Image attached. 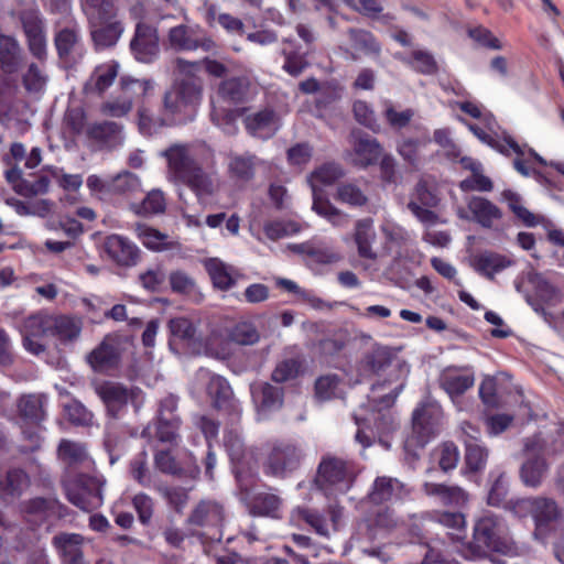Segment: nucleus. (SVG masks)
Here are the masks:
<instances>
[{"instance_id":"obj_38","label":"nucleus","mask_w":564,"mask_h":564,"mask_svg":"<svg viewBox=\"0 0 564 564\" xmlns=\"http://www.w3.org/2000/svg\"><path fill=\"white\" fill-rule=\"evenodd\" d=\"M249 80L245 77H232L220 83L217 90L218 101L228 104L242 102L247 96Z\"/></svg>"},{"instance_id":"obj_45","label":"nucleus","mask_w":564,"mask_h":564,"mask_svg":"<svg viewBox=\"0 0 564 564\" xmlns=\"http://www.w3.org/2000/svg\"><path fill=\"white\" fill-rule=\"evenodd\" d=\"M134 231L144 247L153 251L171 249L169 236L144 224H137Z\"/></svg>"},{"instance_id":"obj_50","label":"nucleus","mask_w":564,"mask_h":564,"mask_svg":"<svg viewBox=\"0 0 564 564\" xmlns=\"http://www.w3.org/2000/svg\"><path fill=\"white\" fill-rule=\"evenodd\" d=\"M312 208L316 214L326 218L335 227H345L348 224V215L323 197H315V199H313Z\"/></svg>"},{"instance_id":"obj_64","label":"nucleus","mask_w":564,"mask_h":564,"mask_svg":"<svg viewBox=\"0 0 564 564\" xmlns=\"http://www.w3.org/2000/svg\"><path fill=\"white\" fill-rule=\"evenodd\" d=\"M280 505L281 501L278 496L273 494H260L254 498L252 508L258 514L276 517Z\"/></svg>"},{"instance_id":"obj_29","label":"nucleus","mask_w":564,"mask_h":564,"mask_svg":"<svg viewBox=\"0 0 564 564\" xmlns=\"http://www.w3.org/2000/svg\"><path fill=\"white\" fill-rule=\"evenodd\" d=\"M252 399L260 412L268 413L279 410L283 404V389L268 382L252 384Z\"/></svg>"},{"instance_id":"obj_56","label":"nucleus","mask_w":564,"mask_h":564,"mask_svg":"<svg viewBox=\"0 0 564 564\" xmlns=\"http://www.w3.org/2000/svg\"><path fill=\"white\" fill-rule=\"evenodd\" d=\"M427 142L423 139L405 138L398 143L397 152L408 164L416 166L421 159V150Z\"/></svg>"},{"instance_id":"obj_21","label":"nucleus","mask_w":564,"mask_h":564,"mask_svg":"<svg viewBox=\"0 0 564 564\" xmlns=\"http://www.w3.org/2000/svg\"><path fill=\"white\" fill-rule=\"evenodd\" d=\"M442 415L441 406L436 401L426 400L413 412V430L419 434L421 442H426L434 434L435 425Z\"/></svg>"},{"instance_id":"obj_34","label":"nucleus","mask_w":564,"mask_h":564,"mask_svg":"<svg viewBox=\"0 0 564 564\" xmlns=\"http://www.w3.org/2000/svg\"><path fill=\"white\" fill-rule=\"evenodd\" d=\"M512 261L507 257L485 251L475 256L471 260L473 268L480 274L494 279L495 274L510 267Z\"/></svg>"},{"instance_id":"obj_57","label":"nucleus","mask_w":564,"mask_h":564,"mask_svg":"<svg viewBox=\"0 0 564 564\" xmlns=\"http://www.w3.org/2000/svg\"><path fill=\"white\" fill-rule=\"evenodd\" d=\"M336 199L352 207H361L368 198L362 189L354 183H343L337 186Z\"/></svg>"},{"instance_id":"obj_37","label":"nucleus","mask_w":564,"mask_h":564,"mask_svg":"<svg viewBox=\"0 0 564 564\" xmlns=\"http://www.w3.org/2000/svg\"><path fill=\"white\" fill-rule=\"evenodd\" d=\"M80 28L75 23L58 30L54 44L61 58L67 59L80 46Z\"/></svg>"},{"instance_id":"obj_13","label":"nucleus","mask_w":564,"mask_h":564,"mask_svg":"<svg viewBox=\"0 0 564 564\" xmlns=\"http://www.w3.org/2000/svg\"><path fill=\"white\" fill-rule=\"evenodd\" d=\"M167 43L172 50L177 52L197 50L210 52L216 47L215 42L199 26L187 24L171 28L167 33Z\"/></svg>"},{"instance_id":"obj_33","label":"nucleus","mask_w":564,"mask_h":564,"mask_svg":"<svg viewBox=\"0 0 564 564\" xmlns=\"http://www.w3.org/2000/svg\"><path fill=\"white\" fill-rule=\"evenodd\" d=\"M354 240L360 258L370 260H375L377 258V253L372 249V245L376 240L372 219L364 218L356 223Z\"/></svg>"},{"instance_id":"obj_44","label":"nucleus","mask_w":564,"mask_h":564,"mask_svg":"<svg viewBox=\"0 0 564 564\" xmlns=\"http://www.w3.org/2000/svg\"><path fill=\"white\" fill-rule=\"evenodd\" d=\"M0 64L6 73H14L20 65V46L15 39L0 35Z\"/></svg>"},{"instance_id":"obj_11","label":"nucleus","mask_w":564,"mask_h":564,"mask_svg":"<svg viewBox=\"0 0 564 564\" xmlns=\"http://www.w3.org/2000/svg\"><path fill=\"white\" fill-rule=\"evenodd\" d=\"M303 457V449L297 444L276 442L268 453L264 471L268 475L284 478L300 467Z\"/></svg>"},{"instance_id":"obj_41","label":"nucleus","mask_w":564,"mask_h":564,"mask_svg":"<svg viewBox=\"0 0 564 564\" xmlns=\"http://www.w3.org/2000/svg\"><path fill=\"white\" fill-rule=\"evenodd\" d=\"M119 65L111 61L95 68L89 80L86 83L87 91L104 93L109 88L118 75Z\"/></svg>"},{"instance_id":"obj_26","label":"nucleus","mask_w":564,"mask_h":564,"mask_svg":"<svg viewBox=\"0 0 564 564\" xmlns=\"http://www.w3.org/2000/svg\"><path fill=\"white\" fill-rule=\"evenodd\" d=\"M467 208L471 214L473 221L482 228H492L496 221L502 218L501 209L489 199L481 196H471L467 199Z\"/></svg>"},{"instance_id":"obj_43","label":"nucleus","mask_w":564,"mask_h":564,"mask_svg":"<svg viewBox=\"0 0 564 564\" xmlns=\"http://www.w3.org/2000/svg\"><path fill=\"white\" fill-rule=\"evenodd\" d=\"M547 470V465L543 457L533 456L528 458L520 468V478L527 487L536 488L542 484V479Z\"/></svg>"},{"instance_id":"obj_8","label":"nucleus","mask_w":564,"mask_h":564,"mask_svg":"<svg viewBox=\"0 0 564 564\" xmlns=\"http://www.w3.org/2000/svg\"><path fill=\"white\" fill-rule=\"evenodd\" d=\"M106 479L101 475H78L63 480L67 500L83 511L90 512L104 503Z\"/></svg>"},{"instance_id":"obj_60","label":"nucleus","mask_w":564,"mask_h":564,"mask_svg":"<svg viewBox=\"0 0 564 564\" xmlns=\"http://www.w3.org/2000/svg\"><path fill=\"white\" fill-rule=\"evenodd\" d=\"M224 445L231 460H240L245 454V444L241 433L237 427L226 429L224 434Z\"/></svg>"},{"instance_id":"obj_24","label":"nucleus","mask_w":564,"mask_h":564,"mask_svg":"<svg viewBox=\"0 0 564 564\" xmlns=\"http://www.w3.org/2000/svg\"><path fill=\"white\" fill-rule=\"evenodd\" d=\"M84 538L77 533L62 532L53 536L52 544L64 564H85L83 555Z\"/></svg>"},{"instance_id":"obj_35","label":"nucleus","mask_w":564,"mask_h":564,"mask_svg":"<svg viewBox=\"0 0 564 564\" xmlns=\"http://www.w3.org/2000/svg\"><path fill=\"white\" fill-rule=\"evenodd\" d=\"M123 31L124 26L119 19L106 22L105 24L90 26L94 43L100 48L116 45Z\"/></svg>"},{"instance_id":"obj_18","label":"nucleus","mask_w":564,"mask_h":564,"mask_svg":"<svg viewBox=\"0 0 564 564\" xmlns=\"http://www.w3.org/2000/svg\"><path fill=\"white\" fill-rule=\"evenodd\" d=\"M225 520L223 507L215 500H202L192 510L187 523L206 530H217Z\"/></svg>"},{"instance_id":"obj_27","label":"nucleus","mask_w":564,"mask_h":564,"mask_svg":"<svg viewBox=\"0 0 564 564\" xmlns=\"http://www.w3.org/2000/svg\"><path fill=\"white\" fill-rule=\"evenodd\" d=\"M422 491L443 506L462 507L468 500L466 491L458 486L426 481L422 485Z\"/></svg>"},{"instance_id":"obj_42","label":"nucleus","mask_w":564,"mask_h":564,"mask_svg":"<svg viewBox=\"0 0 564 564\" xmlns=\"http://www.w3.org/2000/svg\"><path fill=\"white\" fill-rule=\"evenodd\" d=\"M57 455L69 467L84 465L90 459L85 444L70 440H62L59 442Z\"/></svg>"},{"instance_id":"obj_10","label":"nucleus","mask_w":564,"mask_h":564,"mask_svg":"<svg viewBox=\"0 0 564 564\" xmlns=\"http://www.w3.org/2000/svg\"><path fill=\"white\" fill-rule=\"evenodd\" d=\"M86 185L99 198L128 196L141 191L140 177L129 171H121L108 178L93 174L87 177Z\"/></svg>"},{"instance_id":"obj_36","label":"nucleus","mask_w":564,"mask_h":564,"mask_svg":"<svg viewBox=\"0 0 564 564\" xmlns=\"http://www.w3.org/2000/svg\"><path fill=\"white\" fill-rule=\"evenodd\" d=\"M119 95L131 104L133 108L134 101L147 97L153 91L154 82L151 79H137L130 76H122L119 83Z\"/></svg>"},{"instance_id":"obj_49","label":"nucleus","mask_w":564,"mask_h":564,"mask_svg":"<svg viewBox=\"0 0 564 564\" xmlns=\"http://www.w3.org/2000/svg\"><path fill=\"white\" fill-rule=\"evenodd\" d=\"M348 36L355 50L367 55L377 56L380 54V44L370 32L362 29H349Z\"/></svg>"},{"instance_id":"obj_32","label":"nucleus","mask_w":564,"mask_h":564,"mask_svg":"<svg viewBox=\"0 0 564 564\" xmlns=\"http://www.w3.org/2000/svg\"><path fill=\"white\" fill-rule=\"evenodd\" d=\"M170 346L180 343L191 346L197 339V322L187 316H176L169 321Z\"/></svg>"},{"instance_id":"obj_51","label":"nucleus","mask_w":564,"mask_h":564,"mask_svg":"<svg viewBox=\"0 0 564 564\" xmlns=\"http://www.w3.org/2000/svg\"><path fill=\"white\" fill-rule=\"evenodd\" d=\"M263 231L270 240H279L299 234L301 225L294 220H269L264 223Z\"/></svg>"},{"instance_id":"obj_61","label":"nucleus","mask_w":564,"mask_h":564,"mask_svg":"<svg viewBox=\"0 0 564 564\" xmlns=\"http://www.w3.org/2000/svg\"><path fill=\"white\" fill-rule=\"evenodd\" d=\"M352 111L355 119L366 128L370 129L373 132H378L380 129L379 123L377 122L376 115L373 109L364 100H357L354 102Z\"/></svg>"},{"instance_id":"obj_39","label":"nucleus","mask_w":564,"mask_h":564,"mask_svg":"<svg viewBox=\"0 0 564 564\" xmlns=\"http://www.w3.org/2000/svg\"><path fill=\"white\" fill-rule=\"evenodd\" d=\"M343 176L344 171L340 165L336 163H326L315 170L308 177L313 199H315V197H322L319 185H330Z\"/></svg>"},{"instance_id":"obj_7","label":"nucleus","mask_w":564,"mask_h":564,"mask_svg":"<svg viewBox=\"0 0 564 564\" xmlns=\"http://www.w3.org/2000/svg\"><path fill=\"white\" fill-rule=\"evenodd\" d=\"M425 522L432 525L440 524L445 528L462 531L465 529V517L460 512H437L434 514L426 513L420 518H415L414 522L410 528V533L416 538L419 543L417 549L424 554L422 561L412 564H440L442 556L438 551L431 547L427 543V538L423 534L425 529Z\"/></svg>"},{"instance_id":"obj_1","label":"nucleus","mask_w":564,"mask_h":564,"mask_svg":"<svg viewBox=\"0 0 564 564\" xmlns=\"http://www.w3.org/2000/svg\"><path fill=\"white\" fill-rule=\"evenodd\" d=\"M169 178L177 185L188 187L200 204H206L218 191V182L204 169H214V150L205 143L193 145L174 144L165 150Z\"/></svg>"},{"instance_id":"obj_31","label":"nucleus","mask_w":564,"mask_h":564,"mask_svg":"<svg viewBox=\"0 0 564 564\" xmlns=\"http://www.w3.org/2000/svg\"><path fill=\"white\" fill-rule=\"evenodd\" d=\"M123 127L115 121H102L88 124L86 135L97 143L113 148L122 143Z\"/></svg>"},{"instance_id":"obj_14","label":"nucleus","mask_w":564,"mask_h":564,"mask_svg":"<svg viewBox=\"0 0 564 564\" xmlns=\"http://www.w3.org/2000/svg\"><path fill=\"white\" fill-rule=\"evenodd\" d=\"M130 50L139 62L147 64L154 62L160 54L156 28L144 22H138L130 42Z\"/></svg>"},{"instance_id":"obj_4","label":"nucleus","mask_w":564,"mask_h":564,"mask_svg":"<svg viewBox=\"0 0 564 564\" xmlns=\"http://www.w3.org/2000/svg\"><path fill=\"white\" fill-rule=\"evenodd\" d=\"M471 550L475 556L489 557L496 564H505L501 556L517 555V546L505 523L494 516H484L476 522Z\"/></svg>"},{"instance_id":"obj_63","label":"nucleus","mask_w":564,"mask_h":564,"mask_svg":"<svg viewBox=\"0 0 564 564\" xmlns=\"http://www.w3.org/2000/svg\"><path fill=\"white\" fill-rule=\"evenodd\" d=\"M50 178L47 176H39L35 181L24 180L15 185V193L24 197H33L43 195L48 191Z\"/></svg>"},{"instance_id":"obj_15","label":"nucleus","mask_w":564,"mask_h":564,"mask_svg":"<svg viewBox=\"0 0 564 564\" xmlns=\"http://www.w3.org/2000/svg\"><path fill=\"white\" fill-rule=\"evenodd\" d=\"M351 139V150L346 153V159L352 165L367 169L379 161L383 150L377 139L362 132H354Z\"/></svg>"},{"instance_id":"obj_54","label":"nucleus","mask_w":564,"mask_h":564,"mask_svg":"<svg viewBox=\"0 0 564 564\" xmlns=\"http://www.w3.org/2000/svg\"><path fill=\"white\" fill-rule=\"evenodd\" d=\"M401 59L421 74L432 75L437 72V63L427 51L415 50L410 57H401Z\"/></svg>"},{"instance_id":"obj_17","label":"nucleus","mask_w":564,"mask_h":564,"mask_svg":"<svg viewBox=\"0 0 564 564\" xmlns=\"http://www.w3.org/2000/svg\"><path fill=\"white\" fill-rule=\"evenodd\" d=\"M411 490L405 484L397 478L380 476L377 477L368 492V499L372 503H384L403 500L409 497Z\"/></svg>"},{"instance_id":"obj_53","label":"nucleus","mask_w":564,"mask_h":564,"mask_svg":"<svg viewBox=\"0 0 564 564\" xmlns=\"http://www.w3.org/2000/svg\"><path fill=\"white\" fill-rule=\"evenodd\" d=\"M465 465L468 471L478 473L482 470L487 464L488 449L474 442L465 441Z\"/></svg>"},{"instance_id":"obj_59","label":"nucleus","mask_w":564,"mask_h":564,"mask_svg":"<svg viewBox=\"0 0 564 564\" xmlns=\"http://www.w3.org/2000/svg\"><path fill=\"white\" fill-rule=\"evenodd\" d=\"M212 121L227 134H235L237 132V126L235 123V116L230 109L223 106H217L216 101H212Z\"/></svg>"},{"instance_id":"obj_48","label":"nucleus","mask_w":564,"mask_h":564,"mask_svg":"<svg viewBox=\"0 0 564 564\" xmlns=\"http://www.w3.org/2000/svg\"><path fill=\"white\" fill-rule=\"evenodd\" d=\"M393 354L384 346L375 347L362 359V367L372 372L380 373L392 364Z\"/></svg>"},{"instance_id":"obj_19","label":"nucleus","mask_w":564,"mask_h":564,"mask_svg":"<svg viewBox=\"0 0 564 564\" xmlns=\"http://www.w3.org/2000/svg\"><path fill=\"white\" fill-rule=\"evenodd\" d=\"M105 251L118 265L130 268L138 263L140 250L128 238L110 235L105 241Z\"/></svg>"},{"instance_id":"obj_30","label":"nucleus","mask_w":564,"mask_h":564,"mask_svg":"<svg viewBox=\"0 0 564 564\" xmlns=\"http://www.w3.org/2000/svg\"><path fill=\"white\" fill-rule=\"evenodd\" d=\"M80 4L89 26L118 19V7L113 0H80Z\"/></svg>"},{"instance_id":"obj_3","label":"nucleus","mask_w":564,"mask_h":564,"mask_svg":"<svg viewBox=\"0 0 564 564\" xmlns=\"http://www.w3.org/2000/svg\"><path fill=\"white\" fill-rule=\"evenodd\" d=\"M175 67L180 78L164 94V112L171 116L187 115L202 101L203 80L197 76L200 63L176 58Z\"/></svg>"},{"instance_id":"obj_28","label":"nucleus","mask_w":564,"mask_h":564,"mask_svg":"<svg viewBox=\"0 0 564 564\" xmlns=\"http://www.w3.org/2000/svg\"><path fill=\"white\" fill-rule=\"evenodd\" d=\"M204 267L215 289L227 291L236 285L239 273L232 265L218 258H209L204 261Z\"/></svg>"},{"instance_id":"obj_58","label":"nucleus","mask_w":564,"mask_h":564,"mask_svg":"<svg viewBox=\"0 0 564 564\" xmlns=\"http://www.w3.org/2000/svg\"><path fill=\"white\" fill-rule=\"evenodd\" d=\"M301 371L302 362L299 358H286L276 364L271 379L276 383L288 382L297 378Z\"/></svg>"},{"instance_id":"obj_62","label":"nucleus","mask_w":564,"mask_h":564,"mask_svg":"<svg viewBox=\"0 0 564 564\" xmlns=\"http://www.w3.org/2000/svg\"><path fill=\"white\" fill-rule=\"evenodd\" d=\"M147 465L148 455L144 451L140 452L130 463L131 476L143 487H150L152 484V478Z\"/></svg>"},{"instance_id":"obj_16","label":"nucleus","mask_w":564,"mask_h":564,"mask_svg":"<svg viewBox=\"0 0 564 564\" xmlns=\"http://www.w3.org/2000/svg\"><path fill=\"white\" fill-rule=\"evenodd\" d=\"M245 128L254 138L268 140L281 128V118L272 108H262L243 118Z\"/></svg>"},{"instance_id":"obj_6","label":"nucleus","mask_w":564,"mask_h":564,"mask_svg":"<svg viewBox=\"0 0 564 564\" xmlns=\"http://www.w3.org/2000/svg\"><path fill=\"white\" fill-rule=\"evenodd\" d=\"M95 392L102 401L107 413L112 417L123 415L129 404L138 413L145 401L142 389L116 381H104L96 384Z\"/></svg>"},{"instance_id":"obj_20","label":"nucleus","mask_w":564,"mask_h":564,"mask_svg":"<svg viewBox=\"0 0 564 564\" xmlns=\"http://www.w3.org/2000/svg\"><path fill=\"white\" fill-rule=\"evenodd\" d=\"M475 383V375L470 367H448L440 376L441 388L452 398L465 393Z\"/></svg>"},{"instance_id":"obj_12","label":"nucleus","mask_w":564,"mask_h":564,"mask_svg":"<svg viewBox=\"0 0 564 564\" xmlns=\"http://www.w3.org/2000/svg\"><path fill=\"white\" fill-rule=\"evenodd\" d=\"M199 380L207 381V393L213 400L216 409L226 412L232 424L237 423L241 416L240 402L234 398L232 390L227 380L218 375H213L206 369H200L197 373Z\"/></svg>"},{"instance_id":"obj_47","label":"nucleus","mask_w":564,"mask_h":564,"mask_svg":"<svg viewBox=\"0 0 564 564\" xmlns=\"http://www.w3.org/2000/svg\"><path fill=\"white\" fill-rule=\"evenodd\" d=\"M469 130L482 142L496 149L497 151L507 154V148L505 137H509L506 132H502V138L498 133L499 128L495 120L488 122V131L477 124H469Z\"/></svg>"},{"instance_id":"obj_25","label":"nucleus","mask_w":564,"mask_h":564,"mask_svg":"<svg viewBox=\"0 0 564 564\" xmlns=\"http://www.w3.org/2000/svg\"><path fill=\"white\" fill-rule=\"evenodd\" d=\"M120 361L118 343L106 337L98 347L88 355V362L95 371L105 372L116 368Z\"/></svg>"},{"instance_id":"obj_5","label":"nucleus","mask_w":564,"mask_h":564,"mask_svg":"<svg viewBox=\"0 0 564 564\" xmlns=\"http://www.w3.org/2000/svg\"><path fill=\"white\" fill-rule=\"evenodd\" d=\"M359 471L354 462L326 454L318 464L314 482L326 496L341 495L354 486Z\"/></svg>"},{"instance_id":"obj_2","label":"nucleus","mask_w":564,"mask_h":564,"mask_svg":"<svg viewBox=\"0 0 564 564\" xmlns=\"http://www.w3.org/2000/svg\"><path fill=\"white\" fill-rule=\"evenodd\" d=\"M83 319L76 315H54L40 311L23 319L20 326L23 348L33 356L46 352L43 339L53 337L61 344L75 343L82 334Z\"/></svg>"},{"instance_id":"obj_22","label":"nucleus","mask_w":564,"mask_h":564,"mask_svg":"<svg viewBox=\"0 0 564 564\" xmlns=\"http://www.w3.org/2000/svg\"><path fill=\"white\" fill-rule=\"evenodd\" d=\"M30 486L29 475L21 468H9L0 475V503L20 498Z\"/></svg>"},{"instance_id":"obj_40","label":"nucleus","mask_w":564,"mask_h":564,"mask_svg":"<svg viewBox=\"0 0 564 564\" xmlns=\"http://www.w3.org/2000/svg\"><path fill=\"white\" fill-rule=\"evenodd\" d=\"M263 163L257 155L251 153H245L241 155L235 154L230 156L228 164L229 173L232 177L243 182H248L253 178L254 170L258 165Z\"/></svg>"},{"instance_id":"obj_9","label":"nucleus","mask_w":564,"mask_h":564,"mask_svg":"<svg viewBox=\"0 0 564 564\" xmlns=\"http://www.w3.org/2000/svg\"><path fill=\"white\" fill-rule=\"evenodd\" d=\"M514 511L517 513L528 512L532 516L535 524L534 536L538 539H544L550 531L551 523L562 517L556 501L546 497L519 499L514 503Z\"/></svg>"},{"instance_id":"obj_46","label":"nucleus","mask_w":564,"mask_h":564,"mask_svg":"<svg viewBox=\"0 0 564 564\" xmlns=\"http://www.w3.org/2000/svg\"><path fill=\"white\" fill-rule=\"evenodd\" d=\"M166 202L162 191L152 189L141 203H133L130 209L138 216L148 217L165 212Z\"/></svg>"},{"instance_id":"obj_55","label":"nucleus","mask_w":564,"mask_h":564,"mask_svg":"<svg viewBox=\"0 0 564 564\" xmlns=\"http://www.w3.org/2000/svg\"><path fill=\"white\" fill-rule=\"evenodd\" d=\"M432 459L443 471L456 468L459 460V452L455 444L444 443L432 452Z\"/></svg>"},{"instance_id":"obj_52","label":"nucleus","mask_w":564,"mask_h":564,"mask_svg":"<svg viewBox=\"0 0 564 564\" xmlns=\"http://www.w3.org/2000/svg\"><path fill=\"white\" fill-rule=\"evenodd\" d=\"M228 336L231 341L242 346H251L260 340L257 327L250 322L237 323L230 328Z\"/></svg>"},{"instance_id":"obj_23","label":"nucleus","mask_w":564,"mask_h":564,"mask_svg":"<svg viewBox=\"0 0 564 564\" xmlns=\"http://www.w3.org/2000/svg\"><path fill=\"white\" fill-rule=\"evenodd\" d=\"M48 398L45 393H29L19 398L17 406L20 417L30 424L39 425L47 416Z\"/></svg>"}]
</instances>
